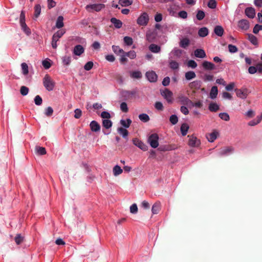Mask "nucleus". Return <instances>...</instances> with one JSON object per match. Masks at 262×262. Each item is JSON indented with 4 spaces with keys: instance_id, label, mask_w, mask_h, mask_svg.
<instances>
[{
    "instance_id": "obj_1",
    "label": "nucleus",
    "mask_w": 262,
    "mask_h": 262,
    "mask_svg": "<svg viewBox=\"0 0 262 262\" xmlns=\"http://www.w3.org/2000/svg\"><path fill=\"white\" fill-rule=\"evenodd\" d=\"M43 84L46 89L49 91H52L55 85L54 82L48 74H46L43 79Z\"/></svg>"
},
{
    "instance_id": "obj_2",
    "label": "nucleus",
    "mask_w": 262,
    "mask_h": 262,
    "mask_svg": "<svg viewBox=\"0 0 262 262\" xmlns=\"http://www.w3.org/2000/svg\"><path fill=\"white\" fill-rule=\"evenodd\" d=\"M105 5L103 4H94L88 5L85 6L86 10L90 13L99 12L104 8Z\"/></svg>"
},
{
    "instance_id": "obj_3",
    "label": "nucleus",
    "mask_w": 262,
    "mask_h": 262,
    "mask_svg": "<svg viewBox=\"0 0 262 262\" xmlns=\"http://www.w3.org/2000/svg\"><path fill=\"white\" fill-rule=\"evenodd\" d=\"M66 31L64 30H60L54 33L52 36V46L53 48L56 49L57 47V42L59 38L62 36Z\"/></svg>"
},
{
    "instance_id": "obj_4",
    "label": "nucleus",
    "mask_w": 262,
    "mask_h": 262,
    "mask_svg": "<svg viewBox=\"0 0 262 262\" xmlns=\"http://www.w3.org/2000/svg\"><path fill=\"white\" fill-rule=\"evenodd\" d=\"M149 21L148 15L146 12L142 13L138 18L137 23L142 26H145Z\"/></svg>"
},
{
    "instance_id": "obj_5",
    "label": "nucleus",
    "mask_w": 262,
    "mask_h": 262,
    "mask_svg": "<svg viewBox=\"0 0 262 262\" xmlns=\"http://www.w3.org/2000/svg\"><path fill=\"white\" fill-rule=\"evenodd\" d=\"M148 142L152 148H157L159 146V136L157 134H152L149 136Z\"/></svg>"
},
{
    "instance_id": "obj_6",
    "label": "nucleus",
    "mask_w": 262,
    "mask_h": 262,
    "mask_svg": "<svg viewBox=\"0 0 262 262\" xmlns=\"http://www.w3.org/2000/svg\"><path fill=\"white\" fill-rule=\"evenodd\" d=\"M235 91L237 97L242 99H245L250 93L249 90L247 88L235 89Z\"/></svg>"
},
{
    "instance_id": "obj_7",
    "label": "nucleus",
    "mask_w": 262,
    "mask_h": 262,
    "mask_svg": "<svg viewBox=\"0 0 262 262\" xmlns=\"http://www.w3.org/2000/svg\"><path fill=\"white\" fill-rule=\"evenodd\" d=\"M178 101L183 105H189L192 103V101L183 94H179L178 98Z\"/></svg>"
},
{
    "instance_id": "obj_8",
    "label": "nucleus",
    "mask_w": 262,
    "mask_h": 262,
    "mask_svg": "<svg viewBox=\"0 0 262 262\" xmlns=\"http://www.w3.org/2000/svg\"><path fill=\"white\" fill-rule=\"evenodd\" d=\"M161 95L164 97L168 103H172L173 102V93L171 91L168 89H165L161 92Z\"/></svg>"
},
{
    "instance_id": "obj_9",
    "label": "nucleus",
    "mask_w": 262,
    "mask_h": 262,
    "mask_svg": "<svg viewBox=\"0 0 262 262\" xmlns=\"http://www.w3.org/2000/svg\"><path fill=\"white\" fill-rule=\"evenodd\" d=\"M189 138L188 145L191 147H198L200 144V141L194 136H188Z\"/></svg>"
},
{
    "instance_id": "obj_10",
    "label": "nucleus",
    "mask_w": 262,
    "mask_h": 262,
    "mask_svg": "<svg viewBox=\"0 0 262 262\" xmlns=\"http://www.w3.org/2000/svg\"><path fill=\"white\" fill-rule=\"evenodd\" d=\"M133 144L143 151L147 150V146L138 138H134L133 140Z\"/></svg>"
},
{
    "instance_id": "obj_11",
    "label": "nucleus",
    "mask_w": 262,
    "mask_h": 262,
    "mask_svg": "<svg viewBox=\"0 0 262 262\" xmlns=\"http://www.w3.org/2000/svg\"><path fill=\"white\" fill-rule=\"evenodd\" d=\"M249 26V23L246 19H242L238 23V27L242 30H247Z\"/></svg>"
},
{
    "instance_id": "obj_12",
    "label": "nucleus",
    "mask_w": 262,
    "mask_h": 262,
    "mask_svg": "<svg viewBox=\"0 0 262 262\" xmlns=\"http://www.w3.org/2000/svg\"><path fill=\"white\" fill-rule=\"evenodd\" d=\"M234 151V148L231 146L225 147L220 149V155L222 156L228 155L232 153Z\"/></svg>"
},
{
    "instance_id": "obj_13",
    "label": "nucleus",
    "mask_w": 262,
    "mask_h": 262,
    "mask_svg": "<svg viewBox=\"0 0 262 262\" xmlns=\"http://www.w3.org/2000/svg\"><path fill=\"white\" fill-rule=\"evenodd\" d=\"M182 50L174 48L170 53V58H180L182 54Z\"/></svg>"
},
{
    "instance_id": "obj_14",
    "label": "nucleus",
    "mask_w": 262,
    "mask_h": 262,
    "mask_svg": "<svg viewBox=\"0 0 262 262\" xmlns=\"http://www.w3.org/2000/svg\"><path fill=\"white\" fill-rule=\"evenodd\" d=\"M219 136V132L217 130H213L212 132L208 134L206 137L210 142H213Z\"/></svg>"
},
{
    "instance_id": "obj_15",
    "label": "nucleus",
    "mask_w": 262,
    "mask_h": 262,
    "mask_svg": "<svg viewBox=\"0 0 262 262\" xmlns=\"http://www.w3.org/2000/svg\"><path fill=\"white\" fill-rule=\"evenodd\" d=\"M146 76L147 79L150 82H155L157 79V74L152 71L147 72Z\"/></svg>"
},
{
    "instance_id": "obj_16",
    "label": "nucleus",
    "mask_w": 262,
    "mask_h": 262,
    "mask_svg": "<svg viewBox=\"0 0 262 262\" xmlns=\"http://www.w3.org/2000/svg\"><path fill=\"white\" fill-rule=\"evenodd\" d=\"M202 85V82L199 80H195L189 84V88L193 90H199Z\"/></svg>"
},
{
    "instance_id": "obj_17",
    "label": "nucleus",
    "mask_w": 262,
    "mask_h": 262,
    "mask_svg": "<svg viewBox=\"0 0 262 262\" xmlns=\"http://www.w3.org/2000/svg\"><path fill=\"white\" fill-rule=\"evenodd\" d=\"M245 14L249 18H253L255 16V11L253 8L249 7L245 9Z\"/></svg>"
},
{
    "instance_id": "obj_18",
    "label": "nucleus",
    "mask_w": 262,
    "mask_h": 262,
    "mask_svg": "<svg viewBox=\"0 0 262 262\" xmlns=\"http://www.w3.org/2000/svg\"><path fill=\"white\" fill-rule=\"evenodd\" d=\"M84 51V48L81 45L76 46L73 49V53L75 55L80 56Z\"/></svg>"
},
{
    "instance_id": "obj_19",
    "label": "nucleus",
    "mask_w": 262,
    "mask_h": 262,
    "mask_svg": "<svg viewBox=\"0 0 262 262\" xmlns=\"http://www.w3.org/2000/svg\"><path fill=\"white\" fill-rule=\"evenodd\" d=\"M177 10L178 6L174 4H171L169 5V7L167 9L169 14L171 16H173L175 15Z\"/></svg>"
},
{
    "instance_id": "obj_20",
    "label": "nucleus",
    "mask_w": 262,
    "mask_h": 262,
    "mask_svg": "<svg viewBox=\"0 0 262 262\" xmlns=\"http://www.w3.org/2000/svg\"><path fill=\"white\" fill-rule=\"evenodd\" d=\"M91 129L93 132H97L100 130V126L96 121H92L90 124Z\"/></svg>"
},
{
    "instance_id": "obj_21",
    "label": "nucleus",
    "mask_w": 262,
    "mask_h": 262,
    "mask_svg": "<svg viewBox=\"0 0 262 262\" xmlns=\"http://www.w3.org/2000/svg\"><path fill=\"white\" fill-rule=\"evenodd\" d=\"M202 66L207 70H212L215 68V66L213 63L207 61H204L202 63Z\"/></svg>"
},
{
    "instance_id": "obj_22",
    "label": "nucleus",
    "mask_w": 262,
    "mask_h": 262,
    "mask_svg": "<svg viewBox=\"0 0 262 262\" xmlns=\"http://www.w3.org/2000/svg\"><path fill=\"white\" fill-rule=\"evenodd\" d=\"M194 53L195 56L198 58H204L206 56V54L203 49H196L194 51Z\"/></svg>"
},
{
    "instance_id": "obj_23",
    "label": "nucleus",
    "mask_w": 262,
    "mask_h": 262,
    "mask_svg": "<svg viewBox=\"0 0 262 262\" xmlns=\"http://www.w3.org/2000/svg\"><path fill=\"white\" fill-rule=\"evenodd\" d=\"M214 33L218 36H222L224 32L223 28L221 26H216L214 29Z\"/></svg>"
},
{
    "instance_id": "obj_24",
    "label": "nucleus",
    "mask_w": 262,
    "mask_h": 262,
    "mask_svg": "<svg viewBox=\"0 0 262 262\" xmlns=\"http://www.w3.org/2000/svg\"><path fill=\"white\" fill-rule=\"evenodd\" d=\"M112 50L114 53L117 55L124 54V51L119 46L113 45L112 46Z\"/></svg>"
},
{
    "instance_id": "obj_25",
    "label": "nucleus",
    "mask_w": 262,
    "mask_h": 262,
    "mask_svg": "<svg viewBox=\"0 0 262 262\" xmlns=\"http://www.w3.org/2000/svg\"><path fill=\"white\" fill-rule=\"evenodd\" d=\"M217 94V88L216 86H212L210 92V97L212 99H215L216 97Z\"/></svg>"
},
{
    "instance_id": "obj_26",
    "label": "nucleus",
    "mask_w": 262,
    "mask_h": 262,
    "mask_svg": "<svg viewBox=\"0 0 262 262\" xmlns=\"http://www.w3.org/2000/svg\"><path fill=\"white\" fill-rule=\"evenodd\" d=\"M64 26L63 17L62 16H59L57 17L56 22V27L58 29L61 28Z\"/></svg>"
},
{
    "instance_id": "obj_27",
    "label": "nucleus",
    "mask_w": 262,
    "mask_h": 262,
    "mask_svg": "<svg viewBox=\"0 0 262 262\" xmlns=\"http://www.w3.org/2000/svg\"><path fill=\"white\" fill-rule=\"evenodd\" d=\"M113 172L114 176H118L123 172V170L119 166L116 165L113 169Z\"/></svg>"
},
{
    "instance_id": "obj_28",
    "label": "nucleus",
    "mask_w": 262,
    "mask_h": 262,
    "mask_svg": "<svg viewBox=\"0 0 262 262\" xmlns=\"http://www.w3.org/2000/svg\"><path fill=\"white\" fill-rule=\"evenodd\" d=\"M156 37V33L154 31H148L146 33V39L149 41H152Z\"/></svg>"
},
{
    "instance_id": "obj_29",
    "label": "nucleus",
    "mask_w": 262,
    "mask_h": 262,
    "mask_svg": "<svg viewBox=\"0 0 262 262\" xmlns=\"http://www.w3.org/2000/svg\"><path fill=\"white\" fill-rule=\"evenodd\" d=\"M111 21L117 28H120L122 26V21L119 19H116V18H112Z\"/></svg>"
},
{
    "instance_id": "obj_30",
    "label": "nucleus",
    "mask_w": 262,
    "mask_h": 262,
    "mask_svg": "<svg viewBox=\"0 0 262 262\" xmlns=\"http://www.w3.org/2000/svg\"><path fill=\"white\" fill-rule=\"evenodd\" d=\"M22 30L27 35H29L31 34L30 29L27 27L26 23H20Z\"/></svg>"
},
{
    "instance_id": "obj_31",
    "label": "nucleus",
    "mask_w": 262,
    "mask_h": 262,
    "mask_svg": "<svg viewBox=\"0 0 262 262\" xmlns=\"http://www.w3.org/2000/svg\"><path fill=\"white\" fill-rule=\"evenodd\" d=\"M208 34V30L206 27L201 28L198 32V34L200 37H205Z\"/></svg>"
},
{
    "instance_id": "obj_32",
    "label": "nucleus",
    "mask_w": 262,
    "mask_h": 262,
    "mask_svg": "<svg viewBox=\"0 0 262 262\" xmlns=\"http://www.w3.org/2000/svg\"><path fill=\"white\" fill-rule=\"evenodd\" d=\"M189 128V127L187 124L183 123L182 124L180 129L183 136H184L187 135Z\"/></svg>"
},
{
    "instance_id": "obj_33",
    "label": "nucleus",
    "mask_w": 262,
    "mask_h": 262,
    "mask_svg": "<svg viewBox=\"0 0 262 262\" xmlns=\"http://www.w3.org/2000/svg\"><path fill=\"white\" fill-rule=\"evenodd\" d=\"M149 49L153 53H159L160 51V47L155 44H151L149 46Z\"/></svg>"
},
{
    "instance_id": "obj_34",
    "label": "nucleus",
    "mask_w": 262,
    "mask_h": 262,
    "mask_svg": "<svg viewBox=\"0 0 262 262\" xmlns=\"http://www.w3.org/2000/svg\"><path fill=\"white\" fill-rule=\"evenodd\" d=\"M262 120V113L259 116L256 117V120H252L248 123V124L250 126H254L259 123Z\"/></svg>"
},
{
    "instance_id": "obj_35",
    "label": "nucleus",
    "mask_w": 262,
    "mask_h": 262,
    "mask_svg": "<svg viewBox=\"0 0 262 262\" xmlns=\"http://www.w3.org/2000/svg\"><path fill=\"white\" fill-rule=\"evenodd\" d=\"M248 36V39L251 42V43H252L254 45H258V40L256 36L251 34H249Z\"/></svg>"
},
{
    "instance_id": "obj_36",
    "label": "nucleus",
    "mask_w": 262,
    "mask_h": 262,
    "mask_svg": "<svg viewBox=\"0 0 262 262\" xmlns=\"http://www.w3.org/2000/svg\"><path fill=\"white\" fill-rule=\"evenodd\" d=\"M209 110L211 112H216L219 110V105L214 102L210 103L209 105Z\"/></svg>"
},
{
    "instance_id": "obj_37",
    "label": "nucleus",
    "mask_w": 262,
    "mask_h": 262,
    "mask_svg": "<svg viewBox=\"0 0 262 262\" xmlns=\"http://www.w3.org/2000/svg\"><path fill=\"white\" fill-rule=\"evenodd\" d=\"M185 78L188 80H190L193 78H194L196 76V75L195 73L193 71H189L185 73Z\"/></svg>"
},
{
    "instance_id": "obj_38",
    "label": "nucleus",
    "mask_w": 262,
    "mask_h": 262,
    "mask_svg": "<svg viewBox=\"0 0 262 262\" xmlns=\"http://www.w3.org/2000/svg\"><path fill=\"white\" fill-rule=\"evenodd\" d=\"M130 75L132 78L136 79H139L142 77V74L139 71H135L130 72Z\"/></svg>"
},
{
    "instance_id": "obj_39",
    "label": "nucleus",
    "mask_w": 262,
    "mask_h": 262,
    "mask_svg": "<svg viewBox=\"0 0 262 262\" xmlns=\"http://www.w3.org/2000/svg\"><path fill=\"white\" fill-rule=\"evenodd\" d=\"M118 132L122 136L123 138H126L128 135V131L122 127H119L117 129Z\"/></svg>"
},
{
    "instance_id": "obj_40",
    "label": "nucleus",
    "mask_w": 262,
    "mask_h": 262,
    "mask_svg": "<svg viewBox=\"0 0 262 262\" xmlns=\"http://www.w3.org/2000/svg\"><path fill=\"white\" fill-rule=\"evenodd\" d=\"M102 125L106 129L111 128L112 126V122L108 119H104L102 121Z\"/></svg>"
},
{
    "instance_id": "obj_41",
    "label": "nucleus",
    "mask_w": 262,
    "mask_h": 262,
    "mask_svg": "<svg viewBox=\"0 0 262 262\" xmlns=\"http://www.w3.org/2000/svg\"><path fill=\"white\" fill-rule=\"evenodd\" d=\"M62 63L65 66H69L71 62V57L70 56H64L62 57Z\"/></svg>"
},
{
    "instance_id": "obj_42",
    "label": "nucleus",
    "mask_w": 262,
    "mask_h": 262,
    "mask_svg": "<svg viewBox=\"0 0 262 262\" xmlns=\"http://www.w3.org/2000/svg\"><path fill=\"white\" fill-rule=\"evenodd\" d=\"M160 209V205L159 203H155L152 207L151 211L153 214H157Z\"/></svg>"
},
{
    "instance_id": "obj_43",
    "label": "nucleus",
    "mask_w": 262,
    "mask_h": 262,
    "mask_svg": "<svg viewBox=\"0 0 262 262\" xmlns=\"http://www.w3.org/2000/svg\"><path fill=\"white\" fill-rule=\"evenodd\" d=\"M133 3L132 0H119V4L122 7H126L132 5Z\"/></svg>"
},
{
    "instance_id": "obj_44",
    "label": "nucleus",
    "mask_w": 262,
    "mask_h": 262,
    "mask_svg": "<svg viewBox=\"0 0 262 262\" xmlns=\"http://www.w3.org/2000/svg\"><path fill=\"white\" fill-rule=\"evenodd\" d=\"M132 123V120L130 119H127L126 120H121L120 123L124 127L128 128L130 126Z\"/></svg>"
},
{
    "instance_id": "obj_45",
    "label": "nucleus",
    "mask_w": 262,
    "mask_h": 262,
    "mask_svg": "<svg viewBox=\"0 0 262 262\" xmlns=\"http://www.w3.org/2000/svg\"><path fill=\"white\" fill-rule=\"evenodd\" d=\"M42 64L46 69H49L51 66V60L48 58L43 60Z\"/></svg>"
},
{
    "instance_id": "obj_46",
    "label": "nucleus",
    "mask_w": 262,
    "mask_h": 262,
    "mask_svg": "<svg viewBox=\"0 0 262 262\" xmlns=\"http://www.w3.org/2000/svg\"><path fill=\"white\" fill-rule=\"evenodd\" d=\"M21 68L22 70V73L24 75H27L28 73V66L25 62H23L21 64Z\"/></svg>"
},
{
    "instance_id": "obj_47",
    "label": "nucleus",
    "mask_w": 262,
    "mask_h": 262,
    "mask_svg": "<svg viewBox=\"0 0 262 262\" xmlns=\"http://www.w3.org/2000/svg\"><path fill=\"white\" fill-rule=\"evenodd\" d=\"M36 152L40 155H43L46 154L45 148L42 147L37 146L35 148Z\"/></svg>"
},
{
    "instance_id": "obj_48",
    "label": "nucleus",
    "mask_w": 262,
    "mask_h": 262,
    "mask_svg": "<svg viewBox=\"0 0 262 262\" xmlns=\"http://www.w3.org/2000/svg\"><path fill=\"white\" fill-rule=\"evenodd\" d=\"M139 118L143 122H147L149 120V116L146 114H141L139 115Z\"/></svg>"
},
{
    "instance_id": "obj_49",
    "label": "nucleus",
    "mask_w": 262,
    "mask_h": 262,
    "mask_svg": "<svg viewBox=\"0 0 262 262\" xmlns=\"http://www.w3.org/2000/svg\"><path fill=\"white\" fill-rule=\"evenodd\" d=\"M34 16L36 18L38 17L41 12V6L40 5H36L34 7Z\"/></svg>"
},
{
    "instance_id": "obj_50",
    "label": "nucleus",
    "mask_w": 262,
    "mask_h": 262,
    "mask_svg": "<svg viewBox=\"0 0 262 262\" xmlns=\"http://www.w3.org/2000/svg\"><path fill=\"white\" fill-rule=\"evenodd\" d=\"M220 118L226 121H228L230 120L229 115L226 113H221L219 114Z\"/></svg>"
},
{
    "instance_id": "obj_51",
    "label": "nucleus",
    "mask_w": 262,
    "mask_h": 262,
    "mask_svg": "<svg viewBox=\"0 0 262 262\" xmlns=\"http://www.w3.org/2000/svg\"><path fill=\"white\" fill-rule=\"evenodd\" d=\"M189 43V40L187 38H183L181 40L180 46L182 48H185L188 46Z\"/></svg>"
},
{
    "instance_id": "obj_52",
    "label": "nucleus",
    "mask_w": 262,
    "mask_h": 262,
    "mask_svg": "<svg viewBox=\"0 0 262 262\" xmlns=\"http://www.w3.org/2000/svg\"><path fill=\"white\" fill-rule=\"evenodd\" d=\"M123 40H124L125 44L127 46H130L133 43V40L132 38L128 37V36L124 37Z\"/></svg>"
},
{
    "instance_id": "obj_53",
    "label": "nucleus",
    "mask_w": 262,
    "mask_h": 262,
    "mask_svg": "<svg viewBox=\"0 0 262 262\" xmlns=\"http://www.w3.org/2000/svg\"><path fill=\"white\" fill-rule=\"evenodd\" d=\"M213 76L211 74H206L203 76L204 81H211L213 80Z\"/></svg>"
},
{
    "instance_id": "obj_54",
    "label": "nucleus",
    "mask_w": 262,
    "mask_h": 262,
    "mask_svg": "<svg viewBox=\"0 0 262 262\" xmlns=\"http://www.w3.org/2000/svg\"><path fill=\"white\" fill-rule=\"evenodd\" d=\"M169 66L171 69L176 70L179 68V65L177 62L171 60L169 63Z\"/></svg>"
},
{
    "instance_id": "obj_55",
    "label": "nucleus",
    "mask_w": 262,
    "mask_h": 262,
    "mask_svg": "<svg viewBox=\"0 0 262 262\" xmlns=\"http://www.w3.org/2000/svg\"><path fill=\"white\" fill-rule=\"evenodd\" d=\"M53 113V110L51 107L49 106L46 108L45 111V114L46 115V116L50 117L52 115Z\"/></svg>"
},
{
    "instance_id": "obj_56",
    "label": "nucleus",
    "mask_w": 262,
    "mask_h": 262,
    "mask_svg": "<svg viewBox=\"0 0 262 262\" xmlns=\"http://www.w3.org/2000/svg\"><path fill=\"white\" fill-rule=\"evenodd\" d=\"M119 56H120V61L121 63L124 64L127 61V59L126 58L127 55L126 54V52H124V54H122Z\"/></svg>"
},
{
    "instance_id": "obj_57",
    "label": "nucleus",
    "mask_w": 262,
    "mask_h": 262,
    "mask_svg": "<svg viewBox=\"0 0 262 262\" xmlns=\"http://www.w3.org/2000/svg\"><path fill=\"white\" fill-rule=\"evenodd\" d=\"M169 121L172 124L174 125L177 123L178 121V118L175 115H172L170 117Z\"/></svg>"
},
{
    "instance_id": "obj_58",
    "label": "nucleus",
    "mask_w": 262,
    "mask_h": 262,
    "mask_svg": "<svg viewBox=\"0 0 262 262\" xmlns=\"http://www.w3.org/2000/svg\"><path fill=\"white\" fill-rule=\"evenodd\" d=\"M20 92L22 95L26 96L29 92V89L25 86H22L20 88Z\"/></svg>"
},
{
    "instance_id": "obj_59",
    "label": "nucleus",
    "mask_w": 262,
    "mask_h": 262,
    "mask_svg": "<svg viewBox=\"0 0 262 262\" xmlns=\"http://www.w3.org/2000/svg\"><path fill=\"white\" fill-rule=\"evenodd\" d=\"M205 17V13L202 10L198 11L196 14V18L198 20H202Z\"/></svg>"
},
{
    "instance_id": "obj_60",
    "label": "nucleus",
    "mask_w": 262,
    "mask_h": 262,
    "mask_svg": "<svg viewBox=\"0 0 262 262\" xmlns=\"http://www.w3.org/2000/svg\"><path fill=\"white\" fill-rule=\"evenodd\" d=\"M126 54L127 57L132 59H135L136 57V53L134 51H130L128 52H126Z\"/></svg>"
},
{
    "instance_id": "obj_61",
    "label": "nucleus",
    "mask_w": 262,
    "mask_h": 262,
    "mask_svg": "<svg viewBox=\"0 0 262 262\" xmlns=\"http://www.w3.org/2000/svg\"><path fill=\"white\" fill-rule=\"evenodd\" d=\"M93 66L94 64L92 61H89L84 65V69L86 71H89L92 69Z\"/></svg>"
},
{
    "instance_id": "obj_62",
    "label": "nucleus",
    "mask_w": 262,
    "mask_h": 262,
    "mask_svg": "<svg viewBox=\"0 0 262 262\" xmlns=\"http://www.w3.org/2000/svg\"><path fill=\"white\" fill-rule=\"evenodd\" d=\"M34 102L37 105H41L42 102V98L39 95L36 96L34 98Z\"/></svg>"
},
{
    "instance_id": "obj_63",
    "label": "nucleus",
    "mask_w": 262,
    "mask_h": 262,
    "mask_svg": "<svg viewBox=\"0 0 262 262\" xmlns=\"http://www.w3.org/2000/svg\"><path fill=\"white\" fill-rule=\"evenodd\" d=\"M138 211V207L136 204H133L130 207V212L132 213L136 214Z\"/></svg>"
},
{
    "instance_id": "obj_64",
    "label": "nucleus",
    "mask_w": 262,
    "mask_h": 262,
    "mask_svg": "<svg viewBox=\"0 0 262 262\" xmlns=\"http://www.w3.org/2000/svg\"><path fill=\"white\" fill-rule=\"evenodd\" d=\"M187 66L192 69H194L197 67V63L193 60H190L188 61Z\"/></svg>"
}]
</instances>
